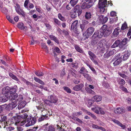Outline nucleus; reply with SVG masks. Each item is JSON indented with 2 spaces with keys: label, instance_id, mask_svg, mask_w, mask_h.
I'll use <instances>...</instances> for the list:
<instances>
[{
  "label": "nucleus",
  "instance_id": "obj_53",
  "mask_svg": "<svg viewBox=\"0 0 131 131\" xmlns=\"http://www.w3.org/2000/svg\"><path fill=\"white\" fill-rule=\"evenodd\" d=\"M85 71V69L83 67H82L80 71V72L81 73L83 74L84 72Z\"/></svg>",
  "mask_w": 131,
  "mask_h": 131
},
{
  "label": "nucleus",
  "instance_id": "obj_12",
  "mask_svg": "<svg viewBox=\"0 0 131 131\" xmlns=\"http://www.w3.org/2000/svg\"><path fill=\"white\" fill-rule=\"evenodd\" d=\"M99 32V31H96L93 34L92 36V38H101L103 36L102 33L101 32Z\"/></svg>",
  "mask_w": 131,
  "mask_h": 131
},
{
  "label": "nucleus",
  "instance_id": "obj_18",
  "mask_svg": "<svg viewBox=\"0 0 131 131\" xmlns=\"http://www.w3.org/2000/svg\"><path fill=\"white\" fill-rule=\"evenodd\" d=\"M17 105L16 102L15 101L12 102L11 103H9L7 105L8 108H13L15 107Z\"/></svg>",
  "mask_w": 131,
  "mask_h": 131
},
{
  "label": "nucleus",
  "instance_id": "obj_13",
  "mask_svg": "<svg viewBox=\"0 0 131 131\" xmlns=\"http://www.w3.org/2000/svg\"><path fill=\"white\" fill-rule=\"evenodd\" d=\"M76 7H75L74 8L72 9L70 12L71 17L72 18H75L77 16Z\"/></svg>",
  "mask_w": 131,
  "mask_h": 131
},
{
  "label": "nucleus",
  "instance_id": "obj_7",
  "mask_svg": "<svg viewBox=\"0 0 131 131\" xmlns=\"http://www.w3.org/2000/svg\"><path fill=\"white\" fill-rule=\"evenodd\" d=\"M108 18L106 17H104L103 15L100 16L97 20V22L99 24H103L106 23L107 21Z\"/></svg>",
  "mask_w": 131,
  "mask_h": 131
},
{
  "label": "nucleus",
  "instance_id": "obj_62",
  "mask_svg": "<svg viewBox=\"0 0 131 131\" xmlns=\"http://www.w3.org/2000/svg\"><path fill=\"white\" fill-rule=\"evenodd\" d=\"M54 22L56 23V24L59 25L60 24V21L58 20V19H56V18H54Z\"/></svg>",
  "mask_w": 131,
  "mask_h": 131
},
{
  "label": "nucleus",
  "instance_id": "obj_49",
  "mask_svg": "<svg viewBox=\"0 0 131 131\" xmlns=\"http://www.w3.org/2000/svg\"><path fill=\"white\" fill-rule=\"evenodd\" d=\"M2 12L5 14H7V10L6 8L4 7L1 9Z\"/></svg>",
  "mask_w": 131,
  "mask_h": 131
},
{
  "label": "nucleus",
  "instance_id": "obj_43",
  "mask_svg": "<svg viewBox=\"0 0 131 131\" xmlns=\"http://www.w3.org/2000/svg\"><path fill=\"white\" fill-rule=\"evenodd\" d=\"M120 88L123 91L126 92H128V91L127 89L125 88L122 86H121L120 87Z\"/></svg>",
  "mask_w": 131,
  "mask_h": 131
},
{
  "label": "nucleus",
  "instance_id": "obj_51",
  "mask_svg": "<svg viewBox=\"0 0 131 131\" xmlns=\"http://www.w3.org/2000/svg\"><path fill=\"white\" fill-rule=\"evenodd\" d=\"M54 50L58 53H59L60 52V50L58 47H55Z\"/></svg>",
  "mask_w": 131,
  "mask_h": 131
},
{
  "label": "nucleus",
  "instance_id": "obj_4",
  "mask_svg": "<svg viewBox=\"0 0 131 131\" xmlns=\"http://www.w3.org/2000/svg\"><path fill=\"white\" fill-rule=\"evenodd\" d=\"M94 31V29L93 27H89L87 29L83 35L86 38H88L92 35Z\"/></svg>",
  "mask_w": 131,
  "mask_h": 131
},
{
  "label": "nucleus",
  "instance_id": "obj_3",
  "mask_svg": "<svg viewBox=\"0 0 131 131\" xmlns=\"http://www.w3.org/2000/svg\"><path fill=\"white\" fill-rule=\"evenodd\" d=\"M16 92V89L14 88H10L9 86H6L3 88L2 93L4 94H7V96H10L9 94L11 92Z\"/></svg>",
  "mask_w": 131,
  "mask_h": 131
},
{
  "label": "nucleus",
  "instance_id": "obj_22",
  "mask_svg": "<svg viewBox=\"0 0 131 131\" xmlns=\"http://www.w3.org/2000/svg\"><path fill=\"white\" fill-rule=\"evenodd\" d=\"M113 121L115 123H116L119 126H121L123 129H124L125 128V126L121 123L119 121L117 120L114 119L113 120Z\"/></svg>",
  "mask_w": 131,
  "mask_h": 131
},
{
  "label": "nucleus",
  "instance_id": "obj_14",
  "mask_svg": "<svg viewBox=\"0 0 131 131\" xmlns=\"http://www.w3.org/2000/svg\"><path fill=\"white\" fill-rule=\"evenodd\" d=\"M10 96L4 95L0 97V101L2 102H5L7 101L9 99Z\"/></svg>",
  "mask_w": 131,
  "mask_h": 131
},
{
  "label": "nucleus",
  "instance_id": "obj_27",
  "mask_svg": "<svg viewBox=\"0 0 131 131\" xmlns=\"http://www.w3.org/2000/svg\"><path fill=\"white\" fill-rule=\"evenodd\" d=\"M17 27L21 30H24L25 28L24 24L22 23H19L17 25Z\"/></svg>",
  "mask_w": 131,
  "mask_h": 131
},
{
  "label": "nucleus",
  "instance_id": "obj_41",
  "mask_svg": "<svg viewBox=\"0 0 131 131\" xmlns=\"http://www.w3.org/2000/svg\"><path fill=\"white\" fill-rule=\"evenodd\" d=\"M6 18L8 20V21L12 23V24H14V22L13 20H12V19L10 18V16H7Z\"/></svg>",
  "mask_w": 131,
  "mask_h": 131
},
{
  "label": "nucleus",
  "instance_id": "obj_10",
  "mask_svg": "<svg viewBox=\"0 0 131 131\" xmlns=\"http://www.w3.org/2000/svg\"><path fill=\"white\" fill-rule=\"evenodd\" d=\"M105 41V40H100L99 43L98 42L97 47V48L99 49L100 48L101 50L104 51L105 50V48L103 47V46L104 44V42Z\"/></svg>",
  "mask_w": 131,
  "mask_h": 131
},
{
  "label": "nucleus",
  "instance_id": "obj_40",
  "mask_svg": "<svg viewBox=\"0 0 131 131\" xmlns=\"http://www.w3.org/2000/svg\"><path fill=\"white\" fill-rule=\"evenodd\" d=\"M119 84H120L121 85H124L125 83V82L123 79H121L119 81H118Z\"/></svg>",
  "mask_w": 131,
  "mask_h": 131
},
{
  "label": "nucleus",
  "instance_id": "obj_20",
  "mask_svg": "<svg viewBox=\"0 0 131 131\" xmlns=\"http://www.w3.org/2000/svg\"><path fill=\"white\" fill-rule=\"evenodd\" d=\"M93 99L96 102L100 101L102 99V97L100 95H96L93 97Z\"/></svg>",
  "mask_w": 131,
  "mask_h": 131
},
{
  "label": "nucleus",
  "instance_id": "obj_31",
  "mask_svg": "<svg viewBox=\"0 0 131 131\" xmlns=\"http://www.w3.org/2000/svg\"><path fill=\"white\" fill-rule=\"evenodd\" d=\"M34 80L36 82L39 83L40 84L42 85H43L44 84V82L39 78H38L36 77H35L34 78Z\"/></svg>",
  "mask_w": 131,
  "mask_h": 131
},
{
  "label": "nucleus",
  "instance_id": "obj_15",
  "mask_svg": "<svg viewBox=\"0 0 131 131\" xmlns=\"http://www.w3.org/2000/svg\"><path fill=\"white\" fill-rule=\"evenodd\" d=\"M16 91L15 92H11L9 94L10 97L9 98L10 99L12 100H15L16 98L18 96V95L15 93Z\"/></svg>",
  "mask_w": 131,
  "mask_h": 131
},
{
  "label": "nucleus",
  "instance_id": "obj_45",
  "mask_svg": "<svg viewBox=\"0 0 131 131\" xmlns=\"http://www.w3.org/2000/svg\"><path fill=\"white\" fill-rule=\"evenodd\" d=\"M58 17L62 21H64L65 20V19L62 16L61 14H59L58 15Z\"/></svg>",
  "mask_w": 131,
  "mask_h": 131
},
{
  "label": "nucleus",
  "instance_id": "obj_25",
  "mask_svg": "<svg viewBox=\"0 0 131 131\" xmlns=\"http://www.w3.org/2000/svg\"><path fill=\"white\" fill-rule=\"evenodd\" d=\"M122 58H119L116 60L113 64L114 66H116L118 65L122 61Z\"/></svg>",
  "mask_w": 131,
  "mask_h": 131
},
{
  "label": "nucleus",
  "instance_id": "obj_42",
  "mask_svg": "<svg viewBox=\"0 0 131 131\" xmlns=\"http://www.w3.org/2000/svg\"><path fill=\"white\" fill-rule=\"evenodd\" d=\"M35 73L38 76H41L43 75V73L41 72H35Z\"/></svg>",
  "mask_w": 131,
  "mask_h": 131
},
{
  "label": "nucleus",
  "instance_id": "obj_23",
  "mask_svg": "<svg viewBox=\"0 0 131 131\" xmlns=\"http://www.w3.org/2000/svg\"><path fill=\"white\" fill-rule=\"evenodd\" d=\"M99 107L97 106H95V107L91 108V110L94 111L96 113L99 114L100 112L99 111Z\"/></svg>",
  "mask_w": 131,
  "mask_h": 131
},
{
  "label": "nucleus",
  "instance_id": "obj_8",
  "mask_svg": "<svg viewBox=\"0 0 131 131\" xmlns=\"http://www.w3.org/2000/svg\"><path fill=\"white\" fill-rule=\"evenodd\" d=\"M27 123L26 124V127H28L34 125L35 123L36 119L34 118H28L27 119Z\"/></svg>",
  "mask_w": 131,
  "mask_h": 131
},
{
  "label": "nucleus",
  "instance_id": "obj_36",
  "mask_svg": "<svg viewBox=\"0 0 131 131\" xmlns=\"http://www.w3.org/2000/svg\"><path fill=\"white\" fill-rule=\"evenodd\" d=\"M93 101L92 100L88 99L87 103V105L88 107L91 106L92 103L93 102Z\"/></svg>",
  "mask_w": 131,
  "mask_h": 131
},
{
  "label": "nucleus",
  "instance_id": "obj_21",
  "mask_svg": "<svg viewBox=\"0 0 131 131\" xmlns=\"http://www.w3.org/2000/svg\"><path fill=\"white\" fill-rule=\"evenodd\" d=\"M50 100L51 103H56L57 101V99L56 97L52 96H50Z\"/></svg>",
  "mask_w": 131,
  "mask_h": 131
},
{
  "label": "nucleus",
  "instance_id": "obj_50",
  "mask_svg": "<svg viewBox=\"0 0 131 131\" xmlns=\"http://www.w3.org/2000/svg\"><path fill=\"white\" fill-rule=\"evenodd\" d=\"M29 3V0H26L25 2L24 3V6L26 8H28V5Z\"/></svg>",
  "mask_w": 131,
  "mask_h": 131
},
{
  "label": "nucleus",
  "instance_id": "obj_57",
  "mask_svg": "<svg viewBox=\"0 0 131 131\" xmlns=\"http://www.w3.org/2000/svg\"><path fill=\"white\" fill-rule=\"evenodd\" d=\"M83 75L88 79H89L90 78L89 74L86 73H83Z\"/></svg>",
  "mask_w": 131,
  "mask_h": 131
},
{
  "label": "nucleus",
  "instance_id": "obj_47",
  "mask_svg": "<svg viewBox=\"0 0 131 131\" xmlns=\"http://www.w3.org/2000/svg\"><path fill=\"white\" fill-rule=\"evenodd\" d=\"M20 10V11L18 8L16 9V11L17 13L20 15H22L23 13V12L22 10Z\"/></svg>",
  "mask_w": 131,
  "mask_h": 131
},
{
  "label": "nucleus",
  "instance_id": "obj_11",
  "mask_svg": "<svg viewBox=\"0 0 131 131\" xmlns=\"http://www.w3.org/2000/svg\"><path fill=\"white\" fill-rule=\"evenodd\" d=\"M88 54L90 56V58L91 60L95 64H97L98 63L97 62L96 60H94L96 57L95 54L90 51L88 52Z\"/></svg>",
  "mask_w": 131,
  "mask_h": 131
},
{
  "label": "nucleus",
  "instance_id": "obj_5",
  "mask_svg": "<svg viewBox=\"0 0 131 131\" xmlns=\"http://www.w3.org/2000/svg\"><path fill=\"white\" fill-rule=\"evenodd\" d=\"M96 0H90L88 2H84L82 4V8L84 9L86 8H89L92 6Z\"/></svg>",
  "mask_w": 131,
  "mask_h": 131
},
{
  "label": "nucleus",
  "instance_id": "obj_56",
  "mask_svg": "<svg viewBox=\"0 0 131 131\" xmlns=\"http://www.w3.org/2000/svg\"><path fill=\"white\" fill-rule=\"evenodd\" d=\"M1 121H5L6 120V117L5 116H2L1 117Z\"/></svg>",
  "mask_w": 131,
  "mask_h": 131
},
{
  "label": "nucleus",
  "instance_id": "obj_35",
  "mask_svg": "<svg viewBox=\"0 0 131 131\" xmlns=\"http://www.w3.org/2000/svg\"><path fill=\"white\" fill-rule=\"evenodd\" d=\"M75 7H76V9L77 10V13H78V16H79L82 13L81 10L80 9L79 6H76Z\"/></svg>",
  "mask_w": 131,
  "mask_h": 131
},
{
  "label": "nucleus",
  "instance_id": "obj_16",
  "mask_svg": "<svg viewBox=\"0 0 131 131\" xmlns=\"http://www.w3.org/2000/svg\"><path fill=\"white\" fill-rule=\"evenodd\" d=\"M130 54V51H126L125 52L124 54L123 57V60H126L129 57Z\"/></svg>",
  "mask_w": 131,
  "mask_h": 131
},
{
  "label": "nucleus",
  "instance_id": "obj_26",
  "mask_svg": "<svg viewBox=\"0 0 131 131\" xmlns=\"http://www.w3.org/2000/svg\"><path fill=\"white\" fill-rule=\"evenodd\" d=\"M49 37L51 39L54 40L56 43H59L58 40L55 36L52 35H50Z\"/></svg>",
  "mask_w": 131,
  "mask_h": 131
},
{
  "label": "nucleus",
  "instance_id": "obj_61",
  "mask_svg": "<svg viewBox=\"0 0 131 131\" xmlns=\"http://www.w3.org/2000/svg\"><path fill=\"white\" fill-rule=\"evenodd\" d=\"M48 130H50V131H54V129L52 126H50Z\"/></svg>",
  "mask_w": 131,
  "mask_h": 131
},
{
  "label": "nucleus",
  "instance_id": "obj_24",
  "mask_svg": "<svg viewBox=\"0 0 131 131\" xmlns=\"http://www.w3.org/2000/svg\"><path fill=\"white\" fill-rule=\"evenodd\" d=\"M115 52L116 51L115 50L113 49L112 50L107 51L105 54L107 55V56L108 57L112 56L115 53Z\"/></svg>",
  "mask_w": 131,
  "mask_h": 131
},
{
  "label": "nucleus",
  "instance_id": "obj_46",
  "mask_svg": "<svg viewBox=\"0 0 131 131\" xmlns=\"http://www.w3.org/2000/svg\"><path fill=\"white\" fill-rule=\"evenodd\" d=\"M26 105V102L25 101H23L20 104L18 105V106L19 107L20 106H21V107L23 108L25 107Z\"/></svg>",
  "mask_w": 131,
  "mask_h": 131
},
{
  "label": "nucleus",
  "instance_id": "obj_55",
  "mask_svg": "<svg viewBox=\"0 0 131 131\" xmlns=\"http://www.w3.org/2000/svg\"><path fill=\"white\" fill-rule=\"evenodd\" d=\"M70 118H72L73 119H75V118L76 120L78 121V122H79V123H81L82 122V121L79 118H76L75 117H70Z\"/></svg>",
  "mask_w": 131,
  "mask_h": 131
},
{
  "label": "nucleus",
  "instance_id": "obj_52",
  "mask_svg": "<svg viewBox=\"0 0 131 131\" xmlns=\"http://www.w3.org/2000/svg\"><path fill=\"white\" fill-rule=\"evenodd\" d=\"M64 89L65 91L68 93H71V90L69 88H68L67 87H65L64 88Z\"/></svg>",
  "mask_w": 131,
  "mask_h": 131
},
{
  "label": "nucleus",
  "instance_id": "obj_6",
  "mask_svg": "<svg viewBox=\"0 0 131 131\" xmlns=\"http://www.w3.org/2000/svg\"><path fill=\"white\" fill-rule=\"evenodd\" d=\"M78 20H76L73 21L71 25V30L76 34L78 33L77 27L78 24Z\"/></svg>",
  "mask_w": 131,
  "mask_h": 131
},
{
  "label": "nucleus",
  "instance_id": "obj_37",
  "mask_svg": "<svg viewBox=\"0 0 131 131\" xmlns=\"http://www.w3.org/2000/svg\"><path fill=\"white\" fill-rule=\"evenodd\" d=\"M91 13L90 12H87L86 13L85 15V17L86 19H88L91 18Z\"/></svg>",
  "mask_w": 131,
  "mask_h": 131
},
{
  "label": "nucleus",
  "instance_id": "obj_63",
  "mask_svg": "<svg viewBox=\"0 0 131 131\" xmlns=\"http://www.w3.org/2000/svg\"><path fill=\"white\" fill-rule=\"evenodd\" d=\"M80 27L82 31L85 28V25L83 24H81L80 25Z\"/></svg>",
  "mask_w": 131,
  "mask_h": 131
},
{
  "label": "nucleus",
  "instance_id": "obj_1",
  "mask_svg": "<svg viewBox=\"0 0 131 131\" xmlns=\"http://www.w3.org/2000/svg\"><path fill=\"white\" fill-rule=\"evenodd\" d=\"M106 5V0H99V7L101 13H103L104 12Z\"/></svg>",
  "mask_w": 131,
  "mask_h": 131
},
{
  "label": "nucleus",
  "instance_id": "obj_29",
  "mask_svg": "<svg viewBox=\"0 0 131 131\" xmlns=\"http://www.w3.org/2000/svg\"><path fill=\"white\" fill-rule=\"evenodd\" d=\"M120 43V41L119 40H117L113 44L112 47L113 48H115L118 46L119 47V45Z\"/></svg>",
  "mask_w": 131,
  "mask_h": 131
},
{
  "label": "nucleus",
  "instance_id": "obj_39",
  "mask_svg": "<svg viewBox=\"0 0 131 131\" xmlns=\"http://www.w3.org/2000/svg\"><path fill=\"white\" fill-rule=\"evenodd\" d=\"M85 90L87 92L89 93H91L92 94H94V92L89 88L86 87L85 88Z\"/></svg>",
  "mask_w": 131,
  "mask_h": 131
},
{
  "label": "nucleus",
  "instance_id": "obj_44",
  "mask_svg": "<svg viewBox=\"0 0 131 131\" xmlns=\"http://www.w3.org/2000/svg\"><path fill=\"white\" fill-rule=\"evenodd\" d=\"M99 111L100 114L102 115L105 114V113L103 109L100 107H99Z\"/></svg>",
  "mask_w": 131,
  "mask_h": 131
},
{
  "label": "nucleus",
  "instance_id": "obj_30",
  "mask_svg": "<svg viewBox=\"0 0 131 131\" xmlns=\"http://www.w3.org/2000/svg\"><path fill=\"white\" fill-rule=\"evenodd\" d=\"M9 75L10 77L11 78L15 80L16 81H18V79L17 78V77L15 76L12 73H9Z\"/></svg>",
  "mask_w": 131,
  "mask_h": 131
},
{
  "label": "nucleus",
  "instance_id": "obj_38",
  "mask_svg": "<svg viewBox=\"0 0 131 131\" xmlns=\"http://www.w3.org/2000/svg\"><path fill=\"white\" fill-rule=\"evenodd\" d=\"M78 0H71L70 1V3L71 5L72 6H74L78 2Z\"/></svg>",
  "mask_w": 131,
  "mask_h": 131
},
{
  "label": "nucleus",
  "instance_id": "obj_60",
  "mask_svg": "<svg viewBox=\"0 0 131 131\" xmlns=\"http://www.w3.org/2000/svg\"><path fill=\"white\" fill-rule=\"evenodd\" d=\"M88 66L89 67L91 70L94 72V73H95L96 72L95 69L91 67L89 65H88Z\"/></svg>",
  "mask_w": 131,
  "mask_h": 131
},
{
  "label": "nucleus",
  "instance_id": "obj_19",
  "mask_svg": "<svg viewBox=\"0 0 131 131\" xmlns=\"http://www.w3.org/2000/svg\"><path fill=\"white\" fill-rule=\"evenodd\" d=\"M127 38H124L122 41L121 42H120L119 47L121 48L123 46L126 45L127 43Z\"/></svg>",
  "mask_w": 131,
  "mask_h": 131
},
{
  "label": "nucleus",
  "instance_id": "obj_28",
  "mask_svg": "<svg viewBox=\"0 0 131 131\" xmlns=\"http://www.w3.org/2000/svg\"><path fill=\"white\" fill-rule=\"evenodd\" d=\"M119 30L120 29L118 28H115L113 32V34L115 36L118 35L119 34Z\"/></svg>",
  "mask_w": 131,
  "mask_h": 131
},
{
  "label": "nucleus",
  "instance_id": "obj_9",
  "mask_svg": "<svg viewBox=\"0 0 131 131\" xmlns=\"http://www.w3.org/2000/svg\"><path fill=\"white\" fill-rule=\"evenodd\" d=\"M114 111L115 113L120 114L124 113L125 112V110L124 107H120L115 108Z\"/></svg>",
  "mask_w": 131,
  "mask_h": 131
},
{
  "label": "nucleus",
  "instance_id": "obj_17",
  "mask_svg": "<svg viewBox=\"0 0 131 131\" xmlns=\"http://www.w3.org/2000/svg\"><path fill=\"white\" fill-rule=\"evenodd\" d=\"M83 86V84H80L79 85H78L73 88V89L74 90L76 91H79L81 90Z\"/></svg>",
  "mask_w": 131,
  "mask_h": 131
},
{
  "label": "nucleus",
  "instance_id": "obj_64",
  "mask_svg": "<svg viewBox=\"0 0 131 131\" xmlns=\"http://www.w3.org/2000/svg\"><path fill=\"white\" fill-rule=\"evenodd\" d=\"M37 128V127H34L33 129L27 130L26 131H35Z\"/></svg>",
  "mask_w": 131,
  "mask_h": 131
},
{
  "label": "nucleus",
  "instance_id": "obj_48",
  "mask_svg": "<svg viewBox=\"0 0 131 131\" xmlns=\"http://www.w3.org/2000/svg\"><path fill=\"white\" fill-rule=\"evenodd\" d=\"M127 27V25L125 23H124L122 25L121 27V29L122 30L125 29Z\"/></svg>",
  "mask_w": 131,
  "mask_h": 131
},
{
  "label": "nucleus",
  "instance_id": "obj_32",
  "mask_svg": "<svg viewBox=\"0 0 131 131\" xmlns=\"http://www.w3.org/2000/svg\"><path fill=\"white\" fill-rule=\"evenodd\" d=\"M95 38H93L91 42V44L93 45H97L98 42V39H94Z\"/></svg>",
  "mask_w": 131,
  "mask_h": 131
},
{
  "label": "nucleus",
  "instance_id": "obj_2",
  "mask_svg": "<svg viewBox=\"0 0 131 131\" xmlns=\"http://www.w3.org/2000/svg\"><path fill=\"white\" fill-rule=\"evenodd\" d=\"M100 32L102 33L103 36L106 37L109 35L111 33V31L108 28L107 25H103L100 29Z\"/></svg>",
  "mask_w": 131,
  "mask_h": 131
},
{
  "label": "nucleus",
  "instance_id": "obj_34",
  "mask_svg": "<svg viewBox=\"0 0 131 131\" xmlns=\"http://www.w3.org/2000/svg\"><path fill=\"white\" fill-rule=\"evenodd\" d=\"M75 48L77 51L80 53H82L83 52V51L78 46L75 45Z\"/></svg>",
  "mask_w": 131,
  "mask_h": 131
},
{
  "label": "nucleus",
  "instance_id": "obj_58",
  "mask_svg": "<svg viewBox=\"0 0 131 131\" xmlns=\"http://www.w3.org/2000/svg\"><path fill=\"white\" fill-rule=\"evenodd\" d=\"M116 13L114 11H112L111 12V16L112 17L115 16L116 15Z\"/></svg>",
  "mask_w": 131,
  "mask_h": 131
},
{
  "label": "nucleus",
  "instance_id": "obj_54",
  "mask_svg": "<svg viewBox=\"0 0 131 131\" xmlns=\"http://www.w3.org/2000/svg\"><path fill=\"white\" fill-rule=\"evenodd\" d=\"M72 67L74 68H76L78 67V63L75 62L72 63Z\"/></svg>",
  "mask_w": 131,
  "mask_h": 131
},
{
  "label": "nucleus",
  "instance_id": "obj_59",
  "mask_svg": "<svg viewBox=\"0 0 131 131\" xmlns=\"http://www.w3.org/2000/svg\"><path fill=\"white\" fill-rule=\"evenodd\" d=\"M41 47L43 48L47 49V47L45 43H41Z\"/></svg>",
  "mask_w": 131,
  "mask_h": 131
},
{
  "label": "nucleus",
  "instance_id": "obj_33",
  "mask_svg": "<svg viewBox=\"0 0 131 131\" xmlns=\"http://www.w3.org/2000/svg\"><path fill=\"white\" fill-rule=\"evenodd\" d=\"M92 127L93 128L99 129L103 131L105 130V129L101 127H99L98 126L94 124L92 125Z\"/></svg>",
  "mask_w": 131,
  "mask_h": 131
}]
</instances>
